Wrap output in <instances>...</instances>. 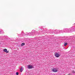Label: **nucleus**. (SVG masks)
Returning a JSON list of instances; mask_svg holds the SVG:
<instances>
[{
    "label": "nucleus",
    "instance_id": "20",
    "mask_svg": "<svg viewBox=\"0 0 75 75\" xmlns=\"http://www.w3.org/2000/svg\"><path fill=\"white\" fill-rule=\"evenodd\" d=\"M0 34H1V33H0Z\"/></svg>",
    "mask_w": 75,
    "mask_h": 75
},
{
    "label": "nucleus",
    "instance_id": "13",
    "mask_svg": "<svg viewBox=\"0 0 75 75\" xmlns=\"http://www.w3.org/2000/svg\"><path fill=\"white\" fill-rule=\"evenodd\" d=\"M0 32L1 34H3L4 33V32H3V31H0Z\"/></svg>",
    "mask_w": 75,
    "mask_h": 75
},
{
    "label": "nucleus",
    "instance_id": "15",
    "mask_svg": "<svg viewBox=\"0 0 75 75\" xmlns=\"http://www.w3.org/2000/svg\"><path fill=\"white\" fill-rule=\"evenodd\" d=\"M16 75H18V72H17L16 73Z\"/></svg>",
    "mask_w": 75,
    "mask_h": 75
},
{
    "label": "nucleus",
    "instance_id": "16",
    "mask_svg": "<svg viewBox=\"0 0 75 75\" xmlns=\"http://www.w3.org/2000/svg\"><path fill=\"white\" fill-rule=\"evenodd\" d=\"M43 33H46V31L45 30L44 31V32H43Z\"/></svg>",
    "mask_w": 75,
    "mask_h": 75
},
{
    "label": "nucleus",
    "instance_id": "5",
    "mask_svg": "<svg viewBox=\"0 0 75 75\" xmlns=\"http://www.w3.org/2000/svg\"><path fill=\"white\" fill-rule=\"evenodd\" d=\"M28 69H32V68H34V67L32 65H29L28 66Z\"/></svg>",
    "mask_w": 75,
    "mask_h": 75
},
{
    "label": "nucleus",
    "instance_id": "6",
    "mask_svg": "<svg viewBox=\"0 0 75 75\" xmlns=\"http://www.w3.org/2000/svg\"><path fill=\"white\" fill-rule=\"evenodd\" d=\"M52 71L54 72H58V69L56 68H53L52 69Z\"/></svg>",
    "mask_w": 75,
    "mask_h": 75
},
{
    "label": "nucleus",
    "instance_id": "18",
    "mask_svg": "<svg viewBox=\"0 0 75 75\" xmlns=\"http://www.w3.org/2000/svg\"><path fill=\"white\" fill-rule=\"evenodd\" d=\"M8 52H7V53Z\"/></svg>",
    "mask_w": 75,
    "mask_h": 75
},
{
    "label": "nucleus",
    "instance_id": "19",
    "mask_svg": "<svg viewBox=\"0 0 75 75\" xmlns=\"http://www.w3.org/2000/svg\"><path fill=\"white\" fill-rule=\"evenodd\" d=\"M74 25H75V23H74Z\"/></svg>",
    "mask_w": 75,
    "mask_h": 75
},
{
    "label": "nucleus",
    "instance_id": "9",
    "mask_svg": "<svg viewBox=\"0 0 75 75\" xmlns=\"http://www.w3.org/2000/svg\"><path fill=\"white\" fill-rule=\"evenodd\" d=\"M3 51L4 52H6L7 51V49H5L3 50Z\"/></svg>",
    "mask_w": 75,
    "mask_h": 75
},
{
    "label": "nucleus",
    "instance_id": "10",
    "mask_svg": "<svg viewBox=\"0 0 75 75\" xmlns=\"http://www.w3.org/2000/svg\"><path fill=\"white\" fill-rule=\"evenodd\" d=\"M22 35H26V34H24V32H23L22 33Z\"/></svg>",
    "mask_w": 75,
    "mask_h": 75
},
{
    "label": "nucleus",
    "instance_id": "2",
    "mask_svg": "<svg viewBox=\"0 0 75 75\" xmlns=\"http://www.w3.org/2000/svg\"><path fill=\"white\" fill-rule=\"evenodd\" d=\"M64 29H67V28H64V30H63V32H62V30H54V33L55 34H59V33H64L65 32V33H67V32H66V30H64Z\"/></svg>",
    "mask_w": 75,
    "mask_h": 75
},
{
    "label": "nucleus",
    "instance_id": "4",
    "mask_svg": "<svg viewBox=\"0 0 75 75\" xmlns=\"http://www.w3.org/2000/svg\"><path fill=\"white\" fill-rule=\"evenodd\" d=\"M55 57L57 58H58L60 57V54L56 52L55 54Z\"/></svg>",
    "mask_w": 75,
    "mask_h": 75
},
{
    "label": "nucleus",
    "instance_id": "3",
    "mask_svg": "<svg viewBox=\"0 0 75 75\" xmlns=\"http://www.w3.org/2000/svg\"><path fill=\"white\" fill-rule=\"evenodd\" d=\"M34 34H36L37 35H38L39 34V33L38 32H35V30H33L32 31V33H30V34L29 35H30V36H31L32 35H34Z\"/></svg>",
    "mask_w": 75,
    "mask_h": 75
},
{
    "label": "nucleus",
    "instance_id": "11",
    "mask_svg": "<svg viewBox=\"0 0 75 75\" xmlns=\"http://www.w3.org/2000/svg\"><path fill=\"white\" fill-rule=\"evenodd\" d=\"M68 45V43H64V46H66V45Z\"/></svg>",
    "mask_w": 75,
    "mask_h": 75
},
{
    "label": "nucleus",
    "instance_id": "1",
    "mask_svg": "<svg viewBox=\"0 0 75 75\" xmlns=\"http://www.w3.org/2000/svg\"><path fill=\"white\" fill-rule=\"evenodd\" d=\"M64 31H66L65 32H67V33H71L73 31H75V28L74 27H72L69 29H64Z\"/></svg>",
    "mask_w": 75,
    "mask_h": 75
},
{
    "label": "nucleus",
    "instance_id": "17",
    "mask_svg": "<svg viewBox=\"0 0 75 75\" xmlns=\"http://www.w3.org/2000/svg\"><path fill=\"white\" fill-rule=\"evenodd\" d=\"M72 72H73V73H75V71H72Z\"/></svg>",
    "mask_w": 75,
    "mask_h": 75
},
{
    "label": "nucleus",
    "instance_id": "7",
    "mask_svg": "<svg viewBox=\"0 0 75 75\" xmlns=\"http://www.w3.org/2000/svg\"><path fill=\"white\" fill-rule=\"evenodd\" d=\"M55 31H54V30H52L51 31V32H50V34H52V33H55Z\"/></svg>",
    "mask_w": 75,
    "mask_h": 75
},
{
    "label": "nucleus",
    "instance_id": "8",
    "mask_svg": "<svg viewBox=\"0 0 75 75\" xmlns=\"http://www.w3.org/2000/svg\"><path fill=\"white\" fill-rule=\"evenodd\" d=\"M20 70L21 72H22V71H23V67H21Z\"/></svg>",
    "mask_w": 75,
    "mask_h": 75
},
{
    "label": "nucleus",
    "instance_id": "12",
    "mask_svg": "<svg viewBox=\"0 0 75 75\" xmlns=\"http://www.w3.org/2000/svg\"><path fill=\"white\" fill-rule=\"evenodd\" d=\"M25 45V43H23L21 44V46H23V45Z\"/></svg>",
    "mask_w": 75,
    "mask_h": 75
},
{
    "label": "nucleus",
    "instance_id": "14",
    "mask_svg": "<svg viewBox=\"0 0 75 75\" xmlns=\"http://www.w3.org/2000/svg\"><path fill=\"white\" fill-rule=\"evenodd\" d=\"M30 33H27V34H26V35H29L30 36Z\"/></svg>",
    "mask_w": 75,
    "mask_h": 75
}]
</instances>
